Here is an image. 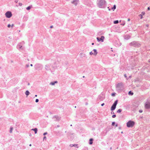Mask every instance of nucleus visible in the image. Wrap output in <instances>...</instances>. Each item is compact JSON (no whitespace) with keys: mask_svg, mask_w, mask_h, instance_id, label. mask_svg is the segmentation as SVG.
<instances>
[{"mask_svg":"<svg viewBox=\"0 0 150 150\" xmlns=\"http://www.w3.org/2000/svg\"><path fill=\"white\" fill-rule=\"evenodd\" d=\"M80 56L82 58L83 57H84L85 56V54L83 53H81L80 54Z\"/></svg>","mask_w":150,"mask_h":150,"instance_id":"obj_14","label":"nucleus"},{"mask_svg":"<svg viewBox=\"0 0 150 150\" xmlns=\"http://www.w3.org/2000/svg\"><path fill=\"white\" fill-rule=\"evenodd\" d=\"M21 43H19L17 45V47L18 48L20 49L22 48V46L21 45Z\"/></svg>","mask_w":150,"mask_h":150,"instance_id":"obj_11","label":"nucleus"},{"mask_svg":"<svg viewBox=\"0 0 150 150\" xmlns=\"http://www.w3.org/2000/svg\"><path fill=\"white\" fill-rule=\"evenodd\" d=\"M30 93V92L28 90L26 91L25 92V94L27 96L29 95Z\"/></svg>","mask_w":150,"mask_h":150,"instance_id":"obj_17","label":"nucleus"},{"mask_svg":"<svg viewBox=\"0 0 150 150\" xmlns=\"http://www.w3.org/2000/svg\"><path fill=\"white\" fill-rule=\"evenodd\" d=\"M125 24V23H122L121 24V25H124Z\"/></svg>","mask_w":150,"mask_h":150,"instance_id":"obj_37","label":"nucleus"},{"mask_svg":"<svg viewBox=\"0 0 150 150\" xmlns=\"http://www.w3.org/2000/svg\"><path fill=\"white\" fill-rule=\"evenodd\" d=\"M53 118L56 119V120H59L60 119V117H57V116H54Z\"/></svg>","mask_w":150,"mask_h":150,"instance_id":"obj_15","label":"nucleus"},{"mask_svg":"<svg viewBox=\"0 0 150 150\" xmlns=\"http://www.w3.org/2000/svg\"><path fill=\"white\" fill-rule=\"evenodd\" d=\"M135 124V122L134 121L129 120L127 123V126L128 127H132Z\"/></svg>","mask_w":150,"mask_h":150,"instance_id":"obj_3","label":"nucleus"},{"mask_svg":"<svg viewBox=\"0 0 150 150\" xmlns=\"http://www.w3.org/2000/svg\"><path fill=\"white\" fill-rule=\"evenodd\" d=\"M31 130H33L34 131L35 134H36L37 133L38 129L37 128H35L34 129H31Z\"/></svg>","mask_w":150,"mask_h":150,"instance_id":"obj_13","label":"nucleus"},{"mask_svg":"<svg viewBox=\"0 0 150 150\" xmlns=\"http://www.w3.org/2000/svg\"><path fill=\"white\" fill-rule=\"evenodd\" d=\"M104 38V36H102L100 38L99 37H97V39L98 42L101 41L102 42H103Z\"/></svg>","mask_w":150,"mask_h":150,"instance_id":"obj_8","label":"nucleus"},{"mask_svg":"<svg viewBox=\"0 0 150 150\" xmlns=\"http://www.w3.org/2000/svg\"><path fill=\"white\" fill-rule=\"evenodd\" d=\"M123 133V132H121V133Z\"/></svg>","mask_w":150,"mask_h":150,"instance_id":"obj_60","label":"nucleus"},{"mask_svg":"<svg viewBox=\"0 0 150 150\" xmlns=\"http://www.w3.org/2000/svg\"><path fill=\"white\" fill-rule=\"evenodd\" d=\"M29 146H31V144H30L29 145Z\"/></svg>","mask_w":150,"mask_h":150,"instance_id":"obj_53","label":"nucleus"},{"mask_svg":"<svg viewBox=\"0 0 150 150\" xmlns=\"http://www.w3.org/2000/svg\"><path fill=\"white\" fill-rule=\"evenodd\" d=\"M19 6H21L22 5V4L21 3H19L18 4Z\"/></svg>","mask_w":150,"mask_h":150,"instance_id":"obj_33","label":"nucleus"},{"mask_svg":"<svg viewBox=\"0 0 150 150\" xmlns=\"http://www.w3.org/2000/svg\"><path fill=\"white\" fill-rule=\"evenodd\" d=\"M124 76H125V78H126V77H127V76H126V74H125L124 75Z\"/></svg>","mask_w":150,"mask_h":150,"instance_id":"obj_43","label":"nucleus"},{"mask_svg":"<svg viewBox=\"0 0 150 150\" xmlns=\"http://www.w3.org/2000/svg\"><path fill=\"white\" fill-rule=\"evenodd\" d=\"M31 8V6H28V7H27L26 8V9L27 10H29L30 9V8Z\"/></svg>","mask_w":150,"mask_h":150,"instance_id":"obj_19","label":"nucleus"},{"mask_svg":"<svg viewBox=\"0 0 150 150\" xmlns=\"http://www.w3.org/2000/svg\"><path fill=\"white\" fill-rule=\"evenodd\" d=\"M129 94H131V95H133V93H132L131 92V91H130L129 92Z\"/></svg>","mask_w":150,"mask_h":150,"instance_id":"obj_26","label":"nucleus"},{"mask_svg":"<svg viewBox=\"0 0 150 150\" xmlns=\"http://www.w3.org/2000/svg\"><path fill=\"white\" fill-rule=\"evenodd\" d=\"M74 145V146L75 147H76L77 148H78V144H73Z\"/></svg>","mask_w":150,"mask_h":150,"instance_id":"obj_25","label":"nucleus"},{"mask_svg":"<svg viewBox=\"0 0 150 150\" xmlns=\"http://www.w3.org/2000/svg\"><path fill=\"white\" fill-rule=\"evenodd\" d=\"M146 26L147 27H148V26H149V25H146Z\"/></svg>","mask_w":150,"mask_h":150,"instance_id":"obj_47","label":"nucleus"},{"mask_svg":"<svg viewBox=\"0 0 150 150\" xmlns=\"http://www.w3.org/2000/svg\"><path fill=\"white\" fill-rule=\"evenodd\" d=\"M94 43H92V45H94Z\"/></svg>","mask_w":150,"mask_h":150,"instance_id":"obj_51","label":"nucleus"},{"mask_svg":"<svg viewBox=\"0 0 150 150\" xmlns=\"http://www.w3.org/2000/svg\"><path fill=\"white\" fill-rule=\"evenodd\" d=\"M130 45L135 47H139L140 46L141 44L138 42H133L130 43Z\"/></svg>","mask_w":150,"mask_h":150,"instance_id":"obj_4","label":"nucleus"},{"mask_svg":"<svg viewBox=\"0 0 150 150\" xmlns=\"http://www.w3.org/2000/svg\"><path fill=\"white\" fill-rule=\"evenodd\" d=\"M117 125H117V124L116 125H115V127H117Z\"/></svg>","mask_w":150,"mask_h":150,"instance_id":"obj_50","label":"nucleus"},{"mask_svg":"<svg viewBox=\"0 0 150 150\" xmlns=\"http://www.w3.org/2000/svg\"><path fill=\"white\" fill-rule=\"evenodd\" d=\"M124 88L123 84L122 83H118L116 85L117 90L120 91L122 90Z\"/></svg>","mask_w":150,"mask_h":150,"instance_id":"obj_2","label":"nucleus"},{"mask_svg":"<svg viewBox=\"0 0 150 150\" xmlns=\"http://www.w3.org/2000/svg\"><path fill=\"white\" fill-rule=\"evenodd\" d=\"M11 26V25L10 24H8V25H7V27H8V28H10V27Z\"/></svg>","mask_w":150,"mask_h":150,"instance_id":"obj_32","label":"nucleus"},{"mask_svg":"<svg viewBox=\"0 0 150 150\" xmlns=\"http://www.w3.org/2000/svg\"><path fill=\"white\" fill-rule=\"evenodd\" d=\"M109 11H110V9H109Z\"/></svg>","mask_w":150,"mask_h":150,"instance_id":"obj_55","label":"nucleus"},{"mask_svg":"<svg viewBox=\"0 0 150 150\" xmlns=\"http://www.w3.org/2000/svg\"><path fill=\"white\" fill-rule=\"evenodd\" d=\"M57 81H55L54 82H52L50 83V84L52 85H54L55 83H57Z\"/></svg>","mask_w":150,"mask_h":150,"instance_id":"obj_18","label":"nucleus"},{"mask_svg":"<svg viewBox=\"0 0 150 150\" xmlns=\"http://www.w3.org/2000/svg\"><path fill=\"white\" fill-rule=\"evenodd\" d=\"M139 16L140 18L141 19H142L143 18V16L142 14H140L139 15Z\"/></svg>","mask_w":150,"mask_h":150,"instance_id":"obj_24","label":"nucleus"},{"mask_svg":"<svg viewBox=\"0 0 150 150\" xmlns=\"http://www.w3.org/2000/svg\"><path fill=\"white\" fill-rule=\"evenodd\" d=\"M148 10H150V8L149 7H148Z\"/></svg>","mask_w":150,"mask_h":150,"instance_id":"obj_44","label":"nucleus"},{"mask_svg":"<svg viewBox=\"0 0 150 150\" xmlns=\"http://www.w3.org/2000/svg\"><path fill=\"white\" fill-rule=\"evenodd\" d=\"M47 134V132H45V133H44L43 134H44V135H45Z\"/></svg>","mask_w":150,"mask_h":150,"instance_id":"obj_42","label":"nucleus"},{"mask_svg":"<svg viewBox=\"0 0 150 150\" xmlns=\"http://www.w3.org/2000/svg\"><path fill=\"white\" fill-rule=\"evenodd\" d=\"M111 95L112 96H115V93H112V94Z\"/></svg>","mask_w":150,"mask_h":150,"instance_id":"obj_30","label":"nucleus"},{"mask_svg":"<svg viewBox=\"0 0 150 150\" xmlns=\"http://www.w3.org/2000/svg\"><path fill=\"white\" fill-rule=\"evenodd\" d=\"M70 146L71 147H72L73 146H74V145L73 144H70Z\"/></svg>","mask_w":150,"mask_h":150,"instance_id":"obj_36","label":"nucleus"},{"mask_svg":"<svg viewBox=\"0 0 150 150\" xmlns=\"http://www.w3.org/2000/svg\"><path fill=\"white\" fill-rule=\"evenodd\" d=\"M35 102L36 103H38V99H36V100H35Z\"/></svg>","mask_w":150,"mask_h":150,"instance_id":"obj_39","label":"nucleus"},{"mask_svg":"<svg viewBox=\"0 0 150 150\" xmlns=\"http://www.w3.org/2000/svg\"><path fill=\"white\" fill-rule=\"evenodd\" d=\"M14 26V24H12L11 25V26L12 27H13Z\"/></svg>","mask_w":150,"mask_h":150,"instance_id":"obj_41","label":"nucleus"},{"mask_svg":"<svg viewBox=\"0 0 150 150\" xmlns=\"http://www.w3.org/2000/svg\"><path fill=\"white\" fill-rule=\"evenodd\" d=\"M53 27V26L52 25L50 26V28H52Z\"/></svg>","mask_w":150,"mask_h":150,"instance_id":"obj_49","label":"nucleus"},{"mask_svg":"<svg viewBox=\"0 0 150 150\" xmlns=\"http://www.w3.org/2000/svg\"><path fill=\"white\" fill-rule=\"evenodd\" d=\"M119 21L118 20L115 21H114V24H117L118 23Z\"/></svg>","mask_w":150,"mask_h":150,"instance_id":"obj_22","label":"nucleus"},{"mask_svg":"<svg viewBox=\"0 0 150 150\" xmlns=\"http://www.w3.org/2000/svg\"><path fill=\"white\" fill-rule=\"evenodd\" d=\"M115 122H114L112 123V126H114L115 124Z\"/></svg>","mask_w":150,"mask_h":150,"instance_id":"obj_29","label":"nucleus"},{"mask_svg":"<svg viewBox=\"0 0 150 150\" xmlns=\"http://www.w3.org/2000/svg\"><path fill=\"white\" fill-rule=\"evenodd\" d=\"M104 105V103H103L101 104V105L102 106H103Z\"/></svg>","mask_w":150,"mask_h":150,"instance_id":"obj_40","label":"nucleus"},{"mask_svg":"<svg viewBox=\"0 0 150 150\" xmlns=\"http://www.w3.org/2000/svg\"><path fill=\"white\" fill-rule=\"evenodd\" d=\"M93 51L94 52L93 55L96 56L98 53L97 50L96 49H93Z\"/></svg>","mask_w":150,"mask_h":150,"instance_id":"obj_10","label":"nucleus"},{"mask_svg":"<svg viewBox=\"0 0 150 150\" xmlns=\"http://www.w3.org/2000/svg\"><path fill=\"white\" fill-rule=\"evenodd\" d=\"M91 55H92V54L93 55V53L92 52H91L89 53Z\"/></svg>","mask_w":150,"mask_h":150,"instance_id":"obj_27","label":"nucleus"},{"mask_svg":"<svg viewBox=\"0 0 150 150\" xmlns=\"http://www.w3.org/2000/svg\"><path fill=\"white\" fill-rule=\"evenodd\" d=\"M117 102H118L117 100H115V101L114 103L112 105V106H111V111H113L115 110V109L116 108V105L117 104Z\"/></svg>","mask_w":150,"mask_h":150,"instance_id":"obj_5","label":"nucleus"},{"mask_svg":"<svg viewBox=\"0 0 150 150\" xmlns=\"http://www.w3.org/2000/svg\"><path fill=\"white\" fill-rule=\"evenodd\" d=\"M145 107L146 109H149L150 108V102L149 101L146 102L145 103Z\"/></svg>","mask_w":150,"mask_h":150,"instance_id":"obj_7","label":"nucleus"},{"mask_svg":"<svg viewBox=\"0 0 150 150\" xmlns=\"http://www.w3.org/2000/svg\"><path fill=\"white\" fill-rule=\"evenodd\" d=\"M130 19L128 18V21H130Z\"/></svg>","mask_w":150,"mask_h":150,"instance_id":"obj_48","label":"nucleus"},{"mask_svg":"<svg viewBox=\"0 0 150 150\" xmlns=\"http://www.w3.org/2000/svg\"><path fill=\"white\" fill-rule=\"evenodd\" d=\"M28 85H29V83H28Z\"/></svg>","mask_w":150,"mask_h":150,"instance_id":"obj_56","label":"nucleus"},{"mask_svg":"<svg viewBox=\"0 0 150 150\" xmlns=\"http://www.w3.org/2000/svg\"><path fill=\"white\" fill-rule=\"evenodd\" d=\"M31 66H33V64H30V65Z\"/></svg>","mask_w":150,"mask_h":150,"instance_id":"obj_52","label":"nucleus"},{"mask_svg":"<svg viewBox=\"0 0 150 150\" xmlns=\"http://www.w3.org/2000/svg\"><path fill=\"white\" fill-rule=\"evenodd\" d=\"M13 130V128L12 127H11L10 128V133H12V131Z\"/></svg>","mask_w":150,"mask_h":150,"instance_id":"obj_20","label":"nucleus"},{"mask_svg":"<svg viewBox=\"0 0 150 150\" xmlns=\"http://www.w3.org/2000/svg\"><path fill=\"white\" fill-rule=\"evenodd\" d=\"M142 110H139V112L140 113H141L142 112Z\"/></svg>","mask_w":150,"mask_h":150,"instance_id":"obj_31","label":"nucleus"},{"mask_svg":"<svg viewBox=\"0 0 150 150\" xmlns=\"http://www.w3.org/2000/svg\"><path fill=\"white\" fill-rule=\"evenodd\" d=\"M70 126H72V125H70Z\"/></svg>","mask_w":150,"mask_h":150,"instance_id":"obj_57","label":"nucleus"},{"mask_svg":"<svg viewBox=\"0 0 150 150\" xmlns=\"http://www.w3.org/2000/svg\"><path fill=\"white\" fill-rule=\"evenodd\" d=\"M93 139L92 138H91L89 140V144H93Z\"/></svg>","mask_w":150,"mask_h":150,"instance_id":"obj_16","label":"nucleus"},{"mask_svg":"<svg viewBox=\"0 0 150 150\" xmlns=\"http://www.w3.org/2000/svg\"><path fill=\"white\" fill-rule=\"evenodd\" d=\"M142 13L143 15H144L145 13V12H142Z\"/></svg>","mask_w":150,"mask_h":150,"instance_id":"obj_35","label":"nucleus"},{"mask_svg":"<svg viewBox=\"0 0 150 150\" xmlns=\"http://www.w3.org/2000/svg\"><path fill=\"white\" fill-rule=\"evenodd\" d=\"M121 111L122 110L121 109H119L117 110V112L118 113H120Z\"/></svg>","mask_w":150,"mask_h":150,"instance_id":"obj_23","label":"nucleus"},{"mask_svg":"<svg viewBox=\"0 0 150 150\" xmlns=\"http://www.w3.org/2000/svg\"><path fill=\"white\" fill-rule=\"evenodd\" d=\"M111 113L112 114H113L114 113V112H112Z\"/></svg>","mask_w":150,"mask_h":150,"instance_id":"obj_45","label":"nucleus"},{"mask_svg":"<svg viewBox=\"0 0 150 150\" xmlns=\"http://www.w3.org/2000/svg\"><path fill=\"white\" fill-rule=\"evenodd\" d=\"M130 38V36L128 35H125V39L126 40H128V39Z\"/></svg>","mask_w":150,"mask_h":150,"instance_id":"obj_12","label":"nucleus"},{"mask_svg":"<svg viewBox=\"0 0 150 150\" xmlns=\"http://www.w3.org/2000/svg\"><path fill=\"white\" fill-rule=\"evenodd\" d=\"M83 78H84V76H83Z\"/></svg>","mask_w":150,"mask_h":150,"instance_id":"obj_58","label":"nucleus"},{"mask_svg":"<svg viewBox=\"0 0 150 150\" xmlns=\"http://www.w3.org/2000/svg\"><path fill=\"white\" fill-rule=\"evenodd\" d=\"M116 5H114L113 6V7L112 8V9L113 10V11H114L115 9H116Z\"/></svg>","mask_w":150,"mask_h":150,"instance_id":"obj_21","label":"nucleus"},{"mask_svg":"<svg viewBox=\"0 0 150 150\" xmlns=\"http://www.w3.org/2000/svg\"><path fill=\"white\" fill-rule=\"evenodd\" d=\"M35 97H37V95H35Z\"/></svg>","mask_w":150,"mask_h":150,"instance_id":"obj_54","label":"nucleus"},{"mask_svg":"<svg viewBox=\"0 0 150 150\" xmlns=\"http://www.w3.org/2000/svg\"><path fill=\"white\" fill-rule=\"evenodd\" d=\"M116 116L115 115H114L112 116V118H115L116 117Z\"/></svg>","mask_w":150,"mask_h":150,"instance_id":"obj_28","label":"nucleus"},{"mask_svg":"<svg viewBox=\"0 0 150 150\" xmlns=\"http://www.w3.org/2000/svg\"><path fill=\"white\" fill-rule=\"evenodd\" d=\"M75 108H76V106H75Z\"/></svg>","mask_w":150,"mask_h":150,"instance_id":"obj_59","label":"nucleus"},{"mask_svg":"<svg viewBox=\"0 0 150 150\" xmlns=\"http://www.w3.org/2000/svg\"><path fill=\"white\" fill-rule=\"evenodd\" d=\"M79 0H73V1L71 2V3L75 6H76L78 4Z\"/></svg>","mask_w":150,"mask_h":150,"instance_id":"obj_9","label":"nucleus"},{"mask_svg":"<svg viewBox=\"0 0 150 150\" xmlns=\"http://www.w3.org/2000/svg\"><path fill=\"white\" fill-rule=\"evenodd\" d=\"M6 17L8 18H10L12 16L11 12L10 11H8L5 14Z\"/></svg>","mask_w":150,"mask_h":150,"instance_id":"obj_6","label":"nucleus"},{"mask_svg":"<svg viewBox=\"0 0 150 150\" xmlns=\"http://www.w3.org/2000/svg\"><path fill=\"white\" fill-rule=\"evenodd\" d=\"M29 64H26V68H28V67H29Z\"/></svg>","mask_w":150,"mask_h":150,"instance_id":"obj_34","label":"nucleus"},{"mask_svg":"<svg viewBox=\"0 0 150 150\" xmlns=\"http://www.w3.org/2000/svg\"><path fill=\"white\" fill-rule=\"evenodd\" d=\"M97 3L98 6L102 8L105 5L106 2L105 0H97Z\"/></svg>","mask_w":150,"mask_h":150,"instance_id":"obj_1","label":"nucleus"},{"mask_svg":"<svg viewBox=\"0 0 150 150\" xmlns=\"http://www.w3.org/2000/svg\"><path fill=\"white\" fill-rule=\"evenodd\" d=\"M18 0H16L15 1V2L16 3H17L18 2Z\"/></svg>","mask_w":150,"mask_h":150,"instance_id":"obj_38","label":"nucleus"},{"mask_svg":"<svg viewBox=\"0 0 150 150\" xmlns=\"http://www.w3.org/2000/svg\"><path fill=\"white\" fill-rule=\"evenodd\" d=\"M46 137L45 136V137H44L43 139H46Z\"/></svg>","mask_w":150,"mask_h":150,"instance_id":"obj_46","label":"nucleus"}]
</instances>
